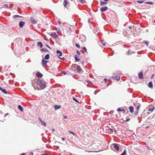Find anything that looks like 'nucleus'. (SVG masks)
<instances>
[{"instance_id": "9b49d317", "label": "nucleus", "mask_w": 155, "mask_h": 155, "mask_svg": "<svg viewBox=\"0 0 155 155\" xmlns=\"http://www.w3.org/2000/svg\"><path fill=\"white\" fill-rule=\"evenodd\" d=\"M68 1L67 0H64V7H66L68 4Z\"/></svg>"}, {"instance_id": "6e6d98bb", "label": "nucleus", "mask_w": 155, "mask_h": 155, "mask_svg": "<svg viewBox=\"0 0 155 155\" xmlns=\"http://www.w3.org/2000/svg\"><path fill=\"white\" fill-rule=\"evenodd\" d=\"M30 153L31 154V155H33V152H31Z\"/></svg>"}, {"instance_id": "49530a36", "label": "nucleus", "mask_w": 155, "mask_h": 155, "mask_svg": "<svg viewBox=\"0 0 155 155\" xmlns=\"http://www.w3.org/2000/svg\"><path fill=\"white\" fill-rule=\"evenodd\" d=\"M104 81L106 83L107 81V79L106 78H104Z\"/></svg>"}, {"instance_id": "b1692460", "label": "nucleus", "mask_w": 155, "mask_h": 155, "mask_svg": "<svg viewBox=\"0 0 155 155\" xmlns=\"http://www.w3.org/2000/svg\"><path fill=\"white\" fill-rule=\"evenodd\" d=\"M55 30L57 32L59 33H61V30L59 28H56Z\"/></svg>"}, {"instance_id": "bf43d9fd", "label": "nucleus", "mask_w": 155, "mask_h": 155, "mask_svg": "<svg viewBox=\"0 0 155 155\" xmlns=\"http://www.w3.org/2000/svg\"><path fill=\"white\" fill-rule=\"evenodd\" d=\"M39 120H40V121L41 122V121H42L41 119V118H39Z\"/></svg>"}, {"instance_id": "a19ab883", "label": "nucleus", "mask_w": 155, "mask_h": 155, "mask_svg": "<svg viewBox=\"0 0 155 155\" xmlns=\"http://www.w3.org/2000/svg\"><path fill=\"white\" fill-rule=\"evenodd\" d=\"M76 46L78 48H80L79 45L78 44H75Z\"/></svg>"}, {"instance_id": "dca6fc26", "label": "nucleus", "mask_w": 155, "mask_h": 155, "mask_svg": "<svg viewBox=\"0 0 155 155\" xmlns=\"http://www.w3.org/2000/svg\"><path fill=\"white\" fill-rule=\"evenodd\" d=\"M113 78V79H115L117 81H119L120 79V77L118 76L116 77H114Z\"/></svg>"}, {"instance_id": "4be33fe9", "label": "nucleus", "mask_w": 155, "mask_h": 155, "mask_svg": "<svg viewBox=\"0 0 155 155\" xmlns=\"http://www.w3.org/2000/svg\"><path fill=\"white\" fill-rule=\"evenodd\" d=\"M54 108L55 110H57L59 109L61 107V106L60 105H55L54 106Z\"/></svg>"}, {"instance_id": "8fccbe9b", "label": "nucleus", "mask_w": 155, "mask_h": 155, "mask_svg": "<svg viewBox=\"0 0 155 155\" xmlns=\"http://www.w3.org/2000/svg\"><path fill=\"white\" fill-rule=\"evenodd\" d=\"M46 46L48 47V48H50V49H51V48H50V47L48 45H46Z\"/></svg>"}, {"instance_id": "6ab92c4d", "label": "nucleus", "mask_w": 155, "mask_h": 155, "mask_svg": "<svg viewBox=\"0 0 155 155\" xmlns=\"http://www.w3.org/2000/svg\"><path fill=\"white\" fill-rule=\"evenodd\" d=\"M37 45L38 46H39L41 48H42L43 46L41 42H38L37 43Z\"/></svg>"}, {"instance_id": "393cba45", "label": "nucleus", "mask_w": 155, "mask_h": 155, "mask_svg": "<svg viewBox=\"0 0 155 155\" xmlns=\"http://www.w3.org/2000/svg\"><path fill=\"white\" fill-rule=\"evenodd\" d=\"M74 59L77 61H80V59L77 57V56L76 55H75L74 57Z\"/></svg>"}, {"instance_id": "f704fd0d", "label": "nucleus", "mask_w": 155, "mask_h": 155, "mask_svg": "<svg viewBox=\"0 0 155 155\" xmlns=\"http://www.w3.org/2000/svg\"><path fill=\"white\" fill-rule=\"evenodd\" d=\"M79 1L82 4H83L84 3V0H79Z\"/></svg>"}, {"instance_id": "ea45409f", "label": "nucleus", "mask_w": 155, "mask_h": 155, "mask_svg": "<svg viewBox=\"0 0 155 155\" xmlns=\"http://www.w3.org/2000/svg\"><path fill=\"white\" fill-rule=\"evenodd\" d=\"M138 111L136 110L135 112V115H137L138 114Z\"/></svg>"}, {"instance_id": "0eeeda50", "label": "nucleus", "mask_w": 155, "mask_h": 155, "mask_svg": "<svg viewBox=\"0 0 155 155\" xmlns=\"http://www.w3.org/2000/svg\"><path fill=\"white\" fill-rule=\"evenodd\" d=\"M25 24V22H23L22 21H21L19 22V27L21 28H22V27H23L24 25Z\"/></svg>"}, {"instance_id": "4d7b16f0", "label": "nucleus", "mask_w": 155, "mask_h": 155, "mask_svg": "<svg viewBox=\"0 0 155 155\" xmlns=\"http://www.w3.org/2000/svg\"><path fill=\"white\" fill-rule=\"evenodd\" d=\"M42 155H48L46 154L43 153V154H42Z\"/></svg>"}, {"instance_id": "473e14b6", "label": "nucleus", "mask_w": 155, "mask_h": 155, "mask_svg": "<svg viewBox=\"0 0 155 155\" xmlns=\"http://www.w3.org/2000/svg\"><path fill=\"white\" fill-rule=\"evenodd\" d=\"M73 100L75 102H76L78 103H79L78 101V100H77V99H76L74 97H73Z\"/></svg>"}, {"instance_id": "a878e982", "label": "nucleus", "mask_w": 155, "mask_h": 155, "mask_svg": "<svg viewBox=\"0 0 155 155\" xmlns=\"http://www.w3.org/2000/svg\"><path fill=\"white\" fill-rule=\"evenodd\" d=\"M127 153V151L124 150L123 152L120 155H126Z\"/></svg>"}, {"instance_id": "f3484780", "label": "nucleus", "mask_w": 155, "mask_h": 155, "mask_svg": "<svg viewBox=\"0 0 155 155\" xmlns=\"http://www.w3.org/2000/svg\"><path fill=\"white\" fill-rule=\"evenodd\" d=\"M41 52L43 51V52H48V50L47 49H46L45 48H43L41 49Z\"/></svg>"}, {"instance_id": "f257e3e1", "label": "nucleus", "mask_w": 155, "mask_h": 155, "mask_svg": "<svg viewBox=\"0 0 155 155\" xmlns=\"http://www.w3.org/2000/svg\"><path fill=\"white\" fill-rule=\"evenodd\" d=\"M45 83V81L40 79L38 80L37 81L38 84L42 89H44L46 87V85Z\"/></svg>"}, {"instance_id": "4468645a", "label": "nucleus", "mask_w": 155, "mask_h": 155, "mask_svg": "<svg viewBox=\"0 0 155 155\" xmlns=\"http://www.w3.org/2000/svg\"><path fill=\"white\" fill-rule=\"evenodd\" d=\"M148 87L150 88L153 87V83L152 82L150 81L148 83Z\"/></svg>"}, {"instance_id": "0e129e2a", "label": "nucleus", "mask_w": 155, "mask_h": 155, "mask_svg": "<svg viewBox=\"0 0 155 155\" xmlns=\"http://www.w3.org/2000/svg\"><path fill=\"white\" fill-rule=\"evenodd\" d=\"M88 21H89V22H90V20L89 19L88 20Z\"/></svg>"}, {"instance_id": "72a5a7b5", "label": "nucleus", "mask_w": 155, "mask_h": 155, "mask_svg": "<svg viewBox=\"0 0 155 155\" xmlns=\"http://www.w3.org/2000/svg\"><path fill=\"white\" fill-rule=\"evenodd\" d=\"M143 43H145V44L147 45V46H148V42H147V41H143Z\"/></svg>"}, {"instance_id": "a18cd8bd", "label": "nucleus", "mask_w": 155, "mask_h": 155, "mask_svg": "<svg viewBox=\"0 0 155 155\" xmlns=\"http://www.w3.org/2000/svg\"><path fill=\"white\" fill-rule=\"evenodd\" d=\"M62 72L64 75L66 74V72L65 71H62Z\"/></svg>"}, {"instance_id": "c9c22d12", "label": "nucleus", "mask_w": 155, "mask_h": 155, "mask_svg": "<svg viewBox=\"0 0 155 155\" xmlns=\"http://www.w3.org/2000/svg\"><path fill=\"white\" fill-rule=\"evenodd\" d=\"M68 132L69 133L71 134H73L74 136L75 135V134L74 132H73L72 131H68Z\"/></svg>"}, {"instance_id": "864d4df0", "label": "nucleus", "mask_w": 155, "mask_h": 155, "mask_svg": "<svg viewBox=\"0 0 155 155\" xmlns=\"http://www.w3.org/2000/svg\"><path fill=\"white\" fill-rule=\"evenodd\" d=\"M52 130L53 132H54L55 130V129H52Z\"/></svg>"}, {"instance_id": "e433bc0d", "label": "nucleus", "mask_w": 155, "mask_h": 155, "mask_svg": "<svg viewBox=\"0 0 155 155\" xmlns=\"http://www.w3.org/2000/svg\"><path fill=\"white\" fill-rule=\"evenodd\" d=\"M132 53V52H130V51L129 50L128 51V52H127V54H131Z\"/></svg>"}, {"instance_id": "9d476101", "label": "nucleus", "mask_w": 155, "mask_h": 155, "mask_svg": "<svg viewBox=\"0 0 155 155\" xmlns=\"http://www.w3.org/2000/svg\"><path fill=\"white\" fill-rule=\"evenodd\" d=\"M48 62V61L45 60L44 59L42 60V64L43 66L47 65V63Z\"/></svg>"}, {"instance_id": "7ed1b4c3", "label": "nucleus", "mask_w": 155, "mask_h": 155, "mask_svg": "<svg viewBox=\"0 0 155 155\" xmlns=\"http://www.w3.org/2000/svg\"><path fill=\"white\" fill-rule=\"evenodd\" d=\"M50 35L53 38H56L58 37V36L55 33L51 34Z\"/></svg>"}, {"instance_id": "20e7f679", "label": "nucleus", "mask_w": 155, "mask_h": 155, "mask_svg": "<svg viewBox=\"0 0 155 155\" xmlns=\"http://www.w3.org/2000/svg\"><path fill=\"white\" fill-rule=\"evenodd\" d=\"M114 146V148L117 150H118L119 149V147L118 144L117 143H113L112 144Z\"/></svg>"}, {"instance_id": "1a4fd4ad", "label": "nucleus", "mask_w": 155, "mask_h": 155, "mask_svg": "<svg viewBox=\"0 0 155 155\" xmlns=\"http://www.w3.org/2000/svg\"><path fill=\"white\" fill-rule=\"evenodd\" d=\"M139 78L140 79H141L143 78V73L142 72H141L139 74Z\"/></svg>"}, {"instance_id": "37998d69", "label": "nucleus", "mask_w": 155, "mask_h": 155, "mask_svg": "<svg viewBox=\"0 0 155 155\" xmlns=\"http://www.w3.org/2000/svg\"><path fill=\"white\" fill-rule=\"evenodd\" d=\"M130 120V119L129 118H128L126 119V120H125V121L126 122H128V121H129Z\"/></svg>"}, {"instance_id": "7c9ffc66", "label": "nucleus", "mask_w": 155, "mask_h": 155, "mask_svg": "<svg viewBox=\"0 0 155 155\" xmlns=\"http://www.w3.org/2000/svg\"><path fill=\"white\" fill-rule=\"evenodd\" d=\"M145 3L150 5H152L153 4V3L152 2H145Z\"/></svg>"}, {"instance_id": "412c9836", "label": "nucleus", "mask_w": 155, "mask_h": 155, "mask_svg": "<svg viewBox=\"0 0 155 155\" xmlns=\"http://www.w3.org/2000/svg\"><path fill=\"white\" fill-rule=\"evenodd\" d=\"M49 57H50V55H49V54H48L45 56L44 58L45 59L48 60V59H49Z\"/></svg>"}, {"instance_id": "3c124183", "label": "nucleus", "mask_w": 155, "mask_h": 155, "mask_svg": "<svg viewBox=\"0 0 155 155\" xmlns=\"http://www.w3.org/2000/svg\"><path fill=\"white\" fill-rule=\"evenodd\" d=\"M62 140H65V138H64L62 137Z\"/></svg>"}, {"instance_id": "ddd939ff", "label": "nucleus", "mask_w": 155, "mask_h": 155, "mask_svg": "<svg viewBox=\"0 0 155 155\" xmlns=\"http://www.w3.org/2000/svg\"><path fill=\"white\" fill-rule=\"evenodd\" d=\"M31 22L33 24H35L36 23V21L33 18H31Z\"/></svg>"}, {"instance_id": "423d86ee", "label": "nucleus", "mask_w": 155, "mask_h": 155, "mask_svg": "<svg viewBox=\"0 0 155 155\" xmlns=\"http://www.w3.org/2000/svg\"><path fill=\"white\" fill-rule=\"evenodd\" d=\"M36 76L38 78H42L43 76V74L41 73L40 72H38L36 74Z\"/></svg>"}, {"instance_id": "bb28decb", "label": "nucleus", "mask_w": 155, "mask_h": 155, "mask_svg": "<svg viewBox=\"0 0 155 155\" xmlns=\"http://www.w3.org/2000/svg\"><path fill=\"white\" fill-rule=\"evenodd\" d=\"M140 106L141 105H140V104H138V105H137V109H136V110H138V111H139V109H140Z\"/></svg>"}, {"instance_id": "aec40b11", "label": "nucleus", "mask_w": 155, "mask_h": 155, "mask_svg": "<svg viewBox=\"0 0 155 155\" xmlns=\"http://www.w3.org/2000/svg\"><path fill=\"white\" fill-rule=\"evenodd\" d=\"M18 108L19 110H21V111H23V109L22 107L21 106L19 105L18 106Z\"/></svg>"}, {"instance_id": "5fc2aeb1", "label": "nucleus", "mask_w": 155, "mask_h": 155, "mask_svg": "<svg viewBox=\"0 0 155 155\" xmlns=\"http://www.w3.org/2000/svg\"><path fill=\"white\" fill-rule=\"evenodd\" d=\"M58 22L59 24H61V22L60 21H59Z\"/></svg>"}, {"instance_id": "39448f33", "label": "nucleus", "mask_w": 155, "mask_h": 155, "mask_svg": "<svg viewBox=\"0 0 155 155\" xmlns=\"http://www.w3.org/2000/svg\"><path fill=\"white\" fill-rule=\"evenodd\" d=\"M107 7L105 6H104V7H102L101 8L100 10H101V12H104V11H106V10H107Z\"/></svg>"}, {"instance_id": "de8ad7c7", "label": "nucleus", "mask_w": 155, "mask_h": 155, "mask_svg": "<svg viewBox=\"0 0 155 155\" xmlns=\"http://www.w3.org/2000/svg\"><path fill=\"white\" fill-rule=\"evenodd\" d=\"M102 45L104 46H105V43L104 42H102Z\"/></svg>"}, {"instance_id": "a211bd4d", "label": "nucleus", "mask_w": 155, "mask_h": 155, "mask_svg": "<svg viewBox=\"0 0 155 155\" xmlns=\"http://www.w3.org/2000/svg\"><path fill=\"white\" fill-rule=\"evenodd\" d=\"M77 71L78 72H80L81 70V68L80 66H78L76 68Z\"/></svg>"}, {"instance_id": "c03bdc74", "label": "nucleus", "mask_w": 155, "mask_h": 155, "mask_svg": "<svg viewBox=\"0 0 155 155\" xmlns=\"http://www.w3.org/2000/svg\"><path fill=\"white\" fill-rule=\"evenodd\" d=\"M63 118L65 119H66L67 118V117L66 116L64 115L63 116Z\"/></svg>"}, {"instance_id": "6e6552de", "label": "nucleus", "mask_w": 155, "mask_h": 155, "mask_svg": "<svg viewBox=\"0 0 155 155\" xmlns=\"http://www.w3.org/2000/svg\"><path fill=\"white\" fill-rule=\"evenodd\" d=\"M0 90L1 91L5 93V94H7V91H6V90L2 87H0Z\"/></svg>"}, {"instance_id": "2eb2a0df", "label": "nucleus", "mask_w": 155, "mask_h": 155, "mask_svg": "<svg viewBox=\"0 0 155 155\" xmlns=\"http://www.w3.org/2000/svg\"><path fill=\"white\" fill-rule=\"evenodd\" d=\"M21 17H22L18 15H15L13 16V18L14 19H16V18H21Z\"/></svg>"}, {"instance_id": "79ce46f5", "label": "nucleus", "mask_w": 155, "mask_h": 155, "mask_svg": "<svg viewBox=\"0 0 155 155\" xmlns=\"http://www.w3.org/2000/svg\"><path fill=\"white\" fill-rule=\"evenodd\" d=\"M77 52L78 55H80V52L78 51H77Z\"/></svg>"}, {"instance_id": "c756f323", "label": "nucleus", "mask_w": 155, "mask_h": 155, "mask_svg": "<svg viewBox=\"0 0 155 155\" xmlns=\"http://www.w3.org/2000/svg\"><path fill=\"white\" fill-rule=\"evenodd\" d=\"M154 107H153V108H149V111H151V112H152L153 111V110H154Z\"/></svg>"}, {"instance_id": "f03ea898", "label": "nucleus", "mask_w": 155, "mask_h": 155, "mask_svg": "<svg viewBox=\"0 0 155 155\" xmlns=\"http://www.w3.org/2000/svg\"><path fill=\"white\" fill-rule=\"evenodd\" d=\"M56 53L57 54V55L58 57L60 59H62V60H64L65 58H61L59 57V56H61L62 55V52L59 50H57L56 51Z\"/></svg>"}, {"instance_id": "052dcab7", "label": "nucleus", "mask_w": 155, "mask_h": 155, "mask_svg": "<svg viewBox=\"0 0 155 155\" xmlns=\"http://www.w3.org/2000/svg\"><path fill=\"white\" fill-rule=\"evenodd\" d=\"M25 155V153H23L21 154V155Z\"/></svg>"}, {"instance_id": "cd10ccee", "label": "nucleus", "mask_w": 155, "mask_h": 155, "mask_svg": "<svg viewBox=\"0 0 155 155\" xmlns=\"http://www.w3.org/2000/svg\"><path fill=\"white\" fill-rule=\"evenodd\" d=\"M106 3V2H104L103 1H101L100 2L101 5V6H103Z\"/></svg>"}, {"instance_id": "c85d7f7f", "label": "nucleus", "mask_w": 155, "mask_h": 155, "mask_svg": "<svg viewBox=\"0 0 155 155\" xmlns=\"http://www.w3.org/2000/svg\"><path fill=\"white\" fill-rule=\"evenodd\" d=\"M41 124L42 125L44 126H46V124L45 122H43L42 121H41Z\"/></svg>"}, {"instance_id": "09e8293b", "label": "nucleus", "mask_w": 155, "mask_h": 155, "mask_svg": "<svg viewBox=\"0 0 155 155\" xmlns=\"http://www.w3.org/2000/svg\"><path fill=\"white\" fill-rule=\"evenodd\" d=\"M8 114V113L4 115V117H5Z\"/></svg>"}, {"instance_id": "603ef678", "label": "nucleus", "mask_w": 155, "mask_h": 155, "mask_svg": "<svg viewBox=\"0 0 155 155\" xmlns=\"http://www.w3.org/2000/svg\"><path fill=\"white\" fill-rule=\"evenodd\" d=\"M45 40L47 41H48V38H45Z\"/></svg>"}, {"instance_id": "5701e85b", "label": "nucleus", "mask_w": 155, "mask_h": 155, "mask_svg": "<svg viewBox=\"0 0 155 155\" xmlns=\"http://www.w3.org/2000/svg\"><path fill=\"white\" fill-rule=\"evenodd\" d=\"M2 7L5 8H8L9 7V5L7 4H5Z\"/></svg>"}, {"instance_id": "4c0bfd02", "label": "nucleus", "mask_w": 155, "mask_h": 155, "mask_svg": "<svg viewBox=\"0 0 155 155\" xmlns=\"http://www.w3.org/2000/svg\"><path fill=\"white\" fill-rule=\"evenodd\" d=\"M82 48L84 51L85 52H86L87 51V49L85 47H84L83 48Z\"/></svg>"}, {"instance_id": "13d9d810", "label": "nucleus", "mask_w": 155, "mask_h": 155, "mask_svg": "<svg viewBox=\"0 0 155 155\" xmlns=\"http://www.w3.org/2000/svg\"><path fill=\"white\" fill-rule=\"evenodd\" d=\"M122 111H124V113L125 111V110L124 109H122Z\"/></svg>"}, {"instance_id": "e2e57ef3", "label": "nucleus", "mask_w": 155, "mask_h": 155, "mask_svg": "<svg viewBox=\"0 0 155 155\" xmlns=\"http://www.w3.org/2000/svg\"><path fill=\"white\" fill-rule=\"evenodd\" d=\"M87 82H90V81H87Z\"/></svg>"}, {"instance_id": "58836bf2", "label": "nucleus", "mask_w": 155, "mask_h": 155, "mask_svg": "<svg viewBox=\"0 0 155 155\" xmlns=\"http://www.w3.org/2000/svg\"><path fill=\"white\" fill-rule=\"evenodd\" d=\"M117 111L118 112L121 111H122V110H121L120 108H119L117 109Z\"/></svg>"}, {"instance_id": "680f3d73", "label": "nucleus", "mask_w": 155, "mask_h": 155, "mask_svg": "<svg viewBox=\"0 0 155 155\" xmlns=\"http://www.w3.org/2000/svg\"><path fill=\"white\" fill-rule=\"evenodd\" d=\"M105 1H106V2H107V1H108L109 0H104Z\"/></svg>"}, {"instance_id": "2f4dec72", "label": "nucleus", "mask_w": 155, "mask_h": 155, "mask_svg": "<svg viewBox=\"0 0 155 155\" xmlns=\"http://www.w3.org/2000/svg\"><path fill=\"white\" fill-rule=\"evenodd\" d=\"M137 2L139 3H143V2H144V0H142V1H137Z\"/></svg>"}, {"instance_id": "f8f14e48", "label": "nucleus", "mask_w": 155, "mask_h": 155, "mask_svg": "<svg viewBox=\"0 0 155 155\" xmlns=\"http://www.w3.org/2000/svg\"><path fill=\"white\" fill-rule=\"evenodd\" d=\"M129 110H130V112L132 113L134 111V107L132 106H130L129 107Z\"/></svg>"}]
</instances>
